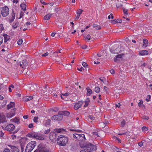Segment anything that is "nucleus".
I'll list each match as a JSON object with an SVG mask.
<instances>
[{
	"label": "nucleus",
	"instance_id": "obj_1",
	"mask_svg": "<svg viewBox=\"0 0 152 152\" xmlns=\"http://www.w3.org/2000/svg\"><path fill=\"white\" fill-rule=\"evenodd\" d=\"M68 141V138L66 137L59 136L57 139V142L58 144L61 146H65Z\"/></svg>",
	"mask_w": 152,
	"mask_h": 152
},
{
	"label": "nucleus",
	"instance_id": "obj_2",
	"mask_svg": "<svg viewBox=\"0 0 152 152\" xmlns=\"http://www.w3.org/2000/svg\"><path fill=\"white\" fill-rule=\"evenodd\" d=\"M34 152H50L49 148L44 145L40 144Z\"/></svg>",
	"mask_w": 152,
	"mask_h": 152
},
{
	"label": "nucleus",
	"instance_id": "obj_3",
	"mask_svg": "<svg viewBox=\"0 0 152 152\" xmlns=\"http://www.w3.org/2000/svg\"><path fill=\"white\" fill-rule=\"evenodd\" d=\"M36 146V142L35 141H31L27 145L25 152H31Z\"/></svg>",
	"mask_w": 152,
	"mask_h": 152
},
{
	"label": "nucleus",
	"instance_id": "obj_4",
	"mask_svg": "<svg viewBox=\"0 0 152 152\" xmlns=\"http://www.w3.org/2000/svg\"><path fill=\"white\" fill-rule=\"evenodd\" d=\"M121 48V46L118 44H115L110 48V51L113 54H118L121 51V50H120Z\"/></svg>",
	"mask_w": 152,
	"mask_h": 152
},
{
	"label": "nucleus",
	"instance_id": "obj_5",
	"mask_svg": "<svg viewBox=\"0 0 152 152\" xmlns=\"http://www.w3.org/2000/svg\"><path fill=\"white\" fill-rule=\"evenodd\" d=\"M96 149V148L95 145L89 143L87 144L85 150L87 151V152H91L92 151H95Z\"/></svg>",
	"mask_w": 152,
	"mask_h": 152
},
{
	"label": "nucleus",
	"instance_id": "obj_6",
	"mask_svg": "<svg viewBox=\"0 0 152 152\" xmlns=\"http://www.w3.org/2000/svg\"><path fill=\"white\" fill-rule=\"evenodd\" d=\"M1 13L3 17H6L9 14V9L7 6H4L1 8Z\"/></svg>",
	"mask_w": 152,
	"mask_h": 152
},
{
	"label": "nucleus",
	"instance_id": "obj_7",
	"mask_svg": "<svg viewBox=\"0 0 152 152\" xmlns=\"http://www.w3.org/2000/svg\"><path fill=\"white\" fill-rule=\"evenodd\" d=\"M2 128L4 130H7L8 131H12L15 128V126L12 124H9L6 127L2 126Z\"/></svg>",
	"mask_w": 152,
	"mask_h": 152
},
{
	"label": "nucleus",
	"instance_id": "obj_8",
	"mask_svg": "<svg viewBox=\"0 0 152 152\" xmlns=\"http://www.w3.org/2000/svg\"><path fill=\"white\" fill-rule=\"evenodd\" d=\"M56 134L55 132H52L50 134L49 138L53 142L56 141Z\"/></svg>",
	"mask_w": 152,
	"mask_h": 152
},
{
	"label": "nucleus",
	"instance_id": "obj_9",
	"mask_svg": "<svg viewBox=\"0 0 152 152\" xmlns=\"http://www.w3.org/2000/svg\"><path fill=\"white\" fill-rule=\"evenodd\" d=\"M15 110L16 109L14 108L13 110H11L10 113H7L6 115L7 117L8 118H11L13 116L15 115Z\"/></svg>",
	"mask_w": 152,
	"mask_h": 152
},
{
	"label": "nucleus",
	"instance_id": "obj_10",
	"mask_svg": "<svg viewBox=\"0 0 152 152\" xmlns=\"http://www.w3.org/2000/svg\"><path fill=\"white\" fill-rule=\"evenodd\" d=\"M62 118L63 117L61 116L58 115H53L51 117V119L53 120L60 121L62 119Z\"/></svg>",
	"mask_w": 152,
	"mask_h": 152
},
{
	"label": "nucleus",
	"instance_id": "obj_11",
	"mask_svg": "<svg viewBox=\"0 0 152 152\" xmlns=\"http://www.w3.org/2000/svg\"><path fill=\"white\" fill-rule=\"evenodd\" d=\"M28 65L27 62L25 61H23L20 62L19 64L20 66L22 67L23 68H26L28 66Z\"/></svg>",
	"mask_w": 152,
	"mask_h": 152
},
{
	"label": "nucleus",
	"instance_id": "obj_12",
	"mask_svg": "<svg viewBox=\"0 0 152 152\" xmlns=\"http://www.w3.org/2000/svg\"><path fill=\"white\" fill-rule=\"evenodd\" d=\"M34 138L40 140H43L44 139V137H43L39 135L38 133L35 132H34Z\"/></svg>",
	"mask_w": 152,
	"mask_h": 152
},
{
	"label": "nucleus",
	"instance_id": "obj_13",
	"mask_svg": "<svg viewBox=\"0 0 152 152\" xmlns=\"http://www.w3.org/2000/svg\"><path fill=\"white\" fill-rule=\"evenodd\" d=\"M8 146L11 149L12 152H19L18 149L15 146L11 145H9Z\"/></svg>",
	"mask_w": 152,
	"mask_h": 152
},
{
	"label": "nucleus",
	"instance_id": "obj_14",
	"mask_svg": "<svg viewBox=\"0 0 152 152\" xmlns=\"http://www.w3.org/2000/svg\"><path fill=\"white\" fill-rule=\"evenodd\" d=\"M83 103L82 101H79L77 103L74 105V108L75 110H77L80 107Z\"/></svg>",
	"mask_w": 152,
	"mask_h": 152
},
{
	"label": "nucleus",
	"instance_id": "obj_15",
	"mask_svg": "<svg viewBox=\"0 0 152 152\" xmlns=\"http://www.w3.org/2000/svg\"><path fill=\"white\" fill-rule=\"evenodd\" d=\"M78 140L80 141H85L86 140L84 134H80Z\"/></svg>",
	"mask_w": 152,
	"mask_h": 152
},
{
	"label": "nucleus",
	"instance_id": "obj_16",
	"mask_svg": "<svg viewBox=\"0 0 152 152\" xmlns=\"http://www.w3.org/2000/svg\"><path fill=\"white\" fill-rule=\"evenodd\" d=\"M6 122L5 116L0 114V123H4Z\"/></svg>",
	"mask_w": 152,
	"mask_h": 152
},
{
	"label": "nucleus",
	"instance_id": "obj_17",
	"mask_svg": "<svg viewBox=\"0 0 152 152\" xmlns=\"http://www.w3.org/2000/svg\"><path fill=\"white\" fill-rule=\"evenodd\" d=\"M148 52L146 50H142L139 51V53L141 56L146 55L148 54Z\"/></svg>",
	"mask_w": 152,
	"mask_h": 152
},
{
	"label": "nucleus",
	"instance_id": "obj_18",
	"mask_svg": "<svg viewBox=\"0 0 152 152\" xmlns=\"http://www.w3.org/2000/svg\"><path fill=\"white\" fill-rule=\"evenodd\" d=\"M15 103L12 102H11L9 104L7 105V109L9 110L15 106Z\"/></svg>",
	"mask_w": 152,
	"mask_h": 152
},
{
	"label": "nucleus",
	"instance_id": "obj_19",
	"mask_svg": "<svg viewBox=\"0 0 152 152\" xmlns=\"http://www.w3.org/2000/svg\"><path fill=\"white\" fill-rule=\"evenodd\" d=\"M143 47L144 48L146 47L148 45V41L146 39H143Z\"/></svg>",
	"mask_w": 152,
	"mask_h": 152
},
{
	"label": "nucleus",
	"instance_id": "obj_20",
	"mask_svg": "<svg viewBox=\"0 0 152 152\" xmlns=\"http://www.w3.org/2000/svg\"><path fill=\"white\" fill-rule=\"evenodd\" d=\"M69 94H70L69 92H67L64 94H61H61H60V95L62 99H63L66 100V98L65 97L69 96Z\"/></svg>",
	"mask_w": 152,
	"mask_h": 152
},
{
	"label": "nucleus",
	"instance_id": "obj_21",
	"mask_svg": "<svg viewBox=\"0 0 152 152\" xmlns=\"http://www.w3.org/2000/svg\"><path fill=\"white\" fill-rule=\"evenodd\" d=\"M124 55V54H120L119 55H117L116 56V58L114 59V61L115 62H117L118 61V58H122L123 56Z\"/></svg>",
	"mask_w": 152,
	"mask_h": 152
},
{
	"label": "nucleus",
	"instance_id": "obj_22",
	"mask_svg": "<svg viewBox=\"0 0 152 152\" xmlns=\"http://www.w3.org/2000/svg\"><path fill=\"white\" fill-rule=\"evenodd\" d=\"M15 14L14 12H12L11 13V17L10 19V22H12L15 19Z\"/></svg>",
	"mask_w": 152,
	"mask_h": 152
},
{
	"label": "nucleus",
	"instance_id": "obj_23",
	"mask_svg": "<svg viewBox=\"0 0 152 152\" xmlns=\"http://www.w3.org/2000/svg\"><path fill=\"white\" fill-rule=\"evenodd\" d=\"M10 121L12 122L18 124L19 122V119L17 117H15L14 118L11 119L10 120Z\"/></svg>",
	"mask_w": 152,
	"mask_h": 152
},
{
	"label": "nucleus",
	"instance_id": "obj_24",
	"mask_svg": "<svg viewBox=\"0 0 152 152\" xmlns=\"http://www.w3.org/2000/svg\"><path fill=\"white\" fill-rule=\"evenodd\" d=\"M86 90L87 91V96H89L92 94V91L91 89L89 88L88 87H87Z\"/></svg>",
	"mask_w": 152,
	"mask_h": 152
},
{
	"label": "nucleus",
	"instance_id": "obj_25",
	"mask_svg": "<svg viewBox=\"0 0 152 152\" xmlns=\"http://www.w3.org/2000/svg\"><path fill=\"white\" fill-rule=\"evenodd\" d=\"M110 22L111 23L113 24H115L117 23H121V20L119 19H115L113 20H111Z\"/></svg>",
	"mask_w": 152,
	"mask_h": 152
},
{
	"label": "nucleus",
	"instance_id": "obj_26",
	"mask_svg": "<svg viewBox=\"0 0 152 152\" xmlns=\"http://www.w3.org/2000/svg\"><path fill=\"white\" fill-rule=\"evenodd\" d=\"M79 133V132H77V133H75L73 134V138L78 140L79 137V136H80V134Z\"/></svg>",
	"mask_w": 152,
	"mask_h": 152
},
{
	"label": "nucleus",
	"instance_id": "obj_27",
	"mask_svg": "<svg viewBox=\"0 0 152 152\" xmlns=\"http://www.w3.org/2000/svg\"><path fill=\"white\" fill-rule=\"evenodd\" d=\"M51 16L52 14H50L46 15L44 16V20H48L50 19Z\"/></svg>",
	"mask_w": 152,
	"mask_h": 152
},
{
	"label": "nucleus",
	"instance_id": "obj_28",
	"mask_svg": "<svg viewBox=\"0 0 152 152\" xmlns=\"http://www.w3.org/2000/svg\"><path fill=\"white\" fill-rule=\"evenodd\" d=\"M84 37L86 40L89 41L91 39V36L90 34H88L87 36H84Z\"/></svg>",
	"mask_w": 152,
	"mask_h": 152
},
{
	"label": "nucleus",
	"instance_id": "obj_29",
	"mask_svg": "<svg viewBox=\"0 0 152 152\" xmlns=\"http://www.w3.org/2000/svg\"><path fill=\"white\" fill-rule=\"evenodd\" d=\"M64 131V129H56L54 130L55 132L58 133H60Z\"/></svg>",
	"mask_w": 152,
	"mask_h": 152
},
{
	"label": "nucleus",
	"instance_id": "obj_30",
	"mask_svg": "<svg viewBox=\"0 0 152 152\" xmlns=\"http://www.w3.org/2000/svg\"><path fill=\"white\" fill-rule=\"evenodd\" d=\"M37 85H29L28 87L30 88V89L31 90L33 91L34 89H35V88L37 87Z\"/></svg>",
	"mask_w": 152,
	"mask_h": 152
},
{
	"label": "nucleus",
	"instance_id": "obj_31",
	"mask_svg": "<svg viewBox=\"0 0 152 152\" xmlns=\"http://www.w3.org/2000/svg\"><path fill=\"white\" fill-rule=\"evenodd\" d=\"M34 132H30L27 134V136H28L30 137L34 138Z\"/></svg>",
	"mask_w": 152,
	"mask_h": 152
},
{
	"label": "nucleus",
	"instance_id": "obj_32",
	"mask_svg": "<svg viewBox=\"0 0 152 152\" xmlns=\"http://www.w3.org/2000/svg\"><path fill=\"white\" fill-rule=\"evenodd\" d=\"M94 28H96V30H98L101 28V27L100 26H98L96 24H94L93 25Z\"/></svg>",
	"mask_w": 152,
	"mask_h": 152
},
{
	"label": "nucleus",
	"instance_id": "obj_33",
	"mask_svg": "<svg viewBox=\"0 0 152 152\" xmlns=\"http://www.w3.org/2000/svg\"><path fill=\"white\" fill-rule=\"evenodd\" d=\"M19 23L18 22H15L13 24V27L14 29L16 28L18 26Z\"/></svg>",
	"mask_w": 152,
	"mask_h": 152
},
{
	"label": "nucleus",
	"instance_id": "obj_34",
	"mask_svg": "<svg viewBox=\"0 0 152 152\" xmlns=\"http://www.w3.org/2000/svg\"><path fill=\"white\" fill-rule=\"evenodd\" d=\"M51 120L50 119H48L45 121V124L46 126L49 125L50 124Z\"/></svg>",
	"mask_w": 152,
	"mask_h": 152
},
{
	"label": "nucleus",
	"instance_id": "obj_35",
	"mask_svg": "<svg viewBox=\"0 0 152 152\" xmlns=\"http://www.w3.org/2000/svg\"><path fill=\"white\" fill-rule=\"evenodd\" d=\"M33 98V97L32 96H27L25 98V100L26 101H28L31 100Z\"/></svg>",
	"mask_w": 152,
	"mask_h": 152
},
{
	"label": "nucleus",
	"instance_id": "obj_36",
	"mask_svg": "<svg viewBox=\"0 0 152 152\" xmlns=\"http://www.w3.org/2000/svg\"><path fill=\"white\" fill-rule=\"evenodd\" d=\"M20 7L24 11H25L26 10V6L24 4H22L20 5Z\"/></svg>",
	"mask_w": 152,
	"mask_h": 152
},
{
	"label": "nucleus",
	"instance_id": "obj_37",
	"mask_svg": "<svg viewBox=\"0 0 152 152\" xmlns=\"http://www.w3.org/2000/svg\"><path fill=\"white\" fill-rule=\"evenodd\" d=\"M83 11L81 9H79L76 12V13L77 15L79 16H80V15L81 14Z\"/></svg>",
	"mask_w": 152,
	"mask_h": 152
},
{
	"label": "nucleus",
	"instance_id": "obj_38",
	"mask_svg": "<svg viewBox=\"0 0 152 152\" xmlns=\"http://www.w3.org/2000/svg\"><path fill=\"white\" fill-rule=\"evenodd\" d=\"M100 91V88L99 87H96L94 89V91L96 93L99 92Z\"/></svg>",
	"mask_w": 152,
	"mask_h": 152
},
{
	"label": "nucleus",
	"instance_id": "obj_39",
	"mask_svg": "<svg viewBox=\"0 0 152 152\" xmlns=\"http://www.w3.org/2000/svg\"><path fill=\"white\" fill-rule=\"evenodd\" d=\"M69 130L75 132H81V130L79 129H70Z\"/></svg>",
	"mask_w": 152,
	"mask_h": 152
},
{
	"label": "nucleus",
	"instance_id": "obj_40",
	"mask_svg": "<svg viewBox=\"0 0 152 152\" xmlns=\"http://www.w3.org/2000/svg\"><path fill=\"white\" fill-rule=\"evenodd\" d=\"M4 30L3 25L2 24H0V33L2 32V31Z\"/></svg>",
	"mask_w": 152,
	"mask_h": 152
},
{
	"label": "nucleus",
	"instance_id": "obj_41",
	"mask_svg": "<svg viewBox=\"0 0 152 152\" xmlns=\"http://www.w3.org/2000/svg\"><path fill=\"white\" fill-rule=\"evenodd\" d=\"M89 100L88 99H86L85 101V104L84 106V107H86L88 106L89 103Z\"/></svg>",
	"mask_w": 152,
	"mask_h": 152
},
{
	"label": "nucleus",
	"instance_id": "obj_42",
	"mask_svg": "<svg viewBox=\"0 0 152 152\" xmlns=\"http://www.w3.org/2000/svg\"><path fill=\"white\" fill-rule=\"evenodd\" d=\"M69 114V113L67 111H64L63 115L68 116Z\"/></svg>",
	"mask_w": 152,
	"mask_h": 152
},
{
	"label": "nucleus",
	"instance_id": "obj_43",
	"mask_svg": "<svg viewBox=\"0 0 152 152\" xmlns=\"http://www.w3.org/2000/svg\"><path fill=\"white\" fill-rule=\"evenodd\" d=\"M125 121L124 120H123L121 122V127H123L125 125Z\"/></svg>",
	"mask_w": 152,
	"mask_h": 152
},
{
	"label": "nucleus",
	"instance_id": "obj_44",
	"mask_svg": "<svg viewBox=\"0 0 152 152\" xmlns=\"http://www.w3.org/2000/svg\"><path fill=\"white\" fill-rule=\"evenodd\" d=\"M50 129H48L44 131V133L45 134H48L50 132Z\"/></svg>",
	"mask_w": 152,
	"mask_h": 152
},
{
	"label": "nucleus",
	"instance_id": "obj_45",
	"mask_svg": "<svg viewBox=\"0 0 152 152\" xmlns=\"http://www.w3.org/2000/svg\"><path fill=\"white\" fill-rule=\"evenodd\" d=\"M123 12L125 14L127 15L128 14V11L127 9L124 8H123Z\"/></svg>",
	"mask_w": 152,
	"mask_h": 152
},
{
	"label": "nucleus",
	"instance_id": "obj_46",
	"mask_svg": "<svg viewBox=\"0 0 152 152\" xmlns=\"http://www.w3.org/2000/svg\"><path fill=\"white\" fill-rule=\"evenodd\" d=\"M151 98V95H148L147 96V98L146 99V100L147 102L149 101L150 100Z\"/></svg>",
	"mask_w": 152,
	"mask_h": 152
},
{
	"label": "nucleus",
	"instance_id": "obj_47",
	"mask_svg": "<svg viewBox=\"0 0 152 152\" xmlns=\"http://www.w3.org/2000/svg\"><path fill=\"white\" fill-rule=\"evenodd\" d=\"M143 102L142 101H140V102L138 103V105L139 107H142V106H143L142 104Z\"/></svg>",
	"mask_w": 152,
	"mask_h": 152
},
{
	"label": "nucleus",
	"instance_id": "obj_48",
	"mask_svg": "<svg viewBox=\"0 0 152 152\" xmlns=\"http://www.w3.org/2000/svg\"><path fill=\"white\" fill-rule=\"evenodd\" d=\"M142 129L143 131H148V129L145 126H143L142 128Z\"/></svg>",
	"mask_w": 152,
	"mask_h": 152
},
{
	"label": "nucleus",
	"instance_id": "obj_49",
	"mask_svg": "<svg viewBox=\"0 0 152 152\" xmlns=\"http://www.w3.org/2000/svg\"><path fill=\"white\" fill-rule=\"evenodd\" d=\"M22 42H23V40L22 39H20L18 41L17 44L18 45H20L22 44Z\"/></svg>",
	"mask_w": 152,
	"mask_h": 152
},
{
	"label": "nucleus",
	"instance_id": "obj_50",
	"mask_svg": "<svg viewBox=\"0 0 152 152\" xmlns=\"http://www.w3.org/2000/svg\"><path fill=\"white\" fill-rule=\"evenodd\" d=\"M27 138L26 137H24V138H23L22 139H21V141H23L25 143L27 141Z\"/></svg>",
	"mask_w": 152,
	"mask_h": 152
},
{
	"label": "nucleus",
	"instance_id": "obj_51",
	"mask_svg": "<svg viewBox=\"0 0 152 152\" xmlns=\"http://www.w3.org/2000/svg\"><path fill=\"white\" fill-rule=\"evenodd\" d=\"M38 119V117H35L34 118V121L35 123L37 122V120Z\"/></svg>",
	"mask_w": 152,
	"mask_h": 152
},
{
	"label": "nucleus",
	"instance_id": "obj_52",
	"mask_svg": "<svg viewBox=\"0 0 152 152\" xmlns=\"http://www.w3.org/2000/svg\"><path fill=\"white\" fill-rule=\"evenodd\" d=\"M113 16L112 13L110 14V15L108 16V18L109 19H110V18L113 19Z\"/></svg>",
	"mask_w": 152,
	"mask_h": 152
},
{
	"label": "nucleus",
	"instance_id": "obj_53",
	"mask_svg": "<svg viewBox=\"0 0 152 152\" xmlns=\"http://www.w3.org/2000/svg\"><path fill=\"white\" fill-rule=\"evenodd\" d=\"M4 133L3 132L0 130V137H3L4 136Z\"/></svg>",
	"mask_w": 152,
	"mask_h": 152
},
{
	"label": "nucleus",
	"instance_id": "obj_54",
	"mask_svg": "<svg viewBox=\"0 0 152 152\" xmlns=\"http://www.w3.org/2000/svg\"><path fill=\"white\" fill-rule=\"evenodd\" d=\"M88 118L90 119L91 120H93L95 118L92 115H89L88 116Z\"/></svg>",
	"mask_w": 152,
	"mask_h": 152
},
{
	"label": "nucleus",
	"instance_id": "obj_55",
	"mask_svg": "<svg viewBox=\"0 0 152 152\" xmlns=\"http://www.w3.org/2000/svg\"><path fill=\"white\" fill-rule=\"evenodd\" d=\"M92 134L94 135H96L97 137H99L98 134V133L96 132H93Z\"/></svg>",
	"mask_w": 152,
	"mask_h": 152
},
{
	"label": "nucleus",
	"instance_id": "obj_56",
	"mask_svg": "<svg viewBox=\"0 0 152 152\" xmlns=\"http://www.w3.org/2000/svg\"><path fill=\"white\" fill-rule=\"evenodd\" d=\"M82 65L84 67H86L88 66L87 64L85 62H83L82 64Z\"/></svg>",
	"mask_w": 152,
	"mask_h": 152
},
{
	"label": "nucleus",
	"instance_id": "obj_57",
	"mask_svg": "<svg viewBox=\"0 0 152 152\" xmlns=\"http://www.w3.org/2000/svg\"><path fill=\"white\" fill-rule=\"evenodd\" d=\"M64 111H59L58 112V114L59 115H63Z\"/></svg>",
	"mask_w": 152,
	"mask_h": 152
},
{
	"label": "nucleus",
	"instance_id": "obj_58",
	"mask_svg": "<svg viewBox=\"0 0 152 152\" xmlns=\"http://www.w3.org/2000/svg\"><path fill=\"white\" fill-rule=\"evenodd\" d=\"M3 39V37L0 36V45L2 43Z\"/></svg>",
	"mask_w": 152,
	"mask_h": 152
},
{
	"label": "nucleus",
	"instance_id": "obj_59",
	"mask_svg": "<svg viewBox=\"0 0 152 152\" xmlns=\"http://www.w3.org/2000/svg\"><path fill=\"white\" fill-rule=\"evenodd\" d=\"M143 142L141 141L138 143L139 146L140 147L142 146L143 145Z\"/></svg>",
	"mask_w": 152,
	"mask_h": 152
},
{
	"label": "nucleus",
	"instance_id": "obj_60",
	"mask_svg": "<svg viewBox=\"0 0 152 152\" xmlns=\"http://www.w3.org/2000/svg\"><path fill=\"white\" fill-rule=\"evenodd\" d=\"M143 118L145 120H148L149 119V117L147 116H144L143 117Z\"/></svg>",
	"mask_w": 152,
	"mask_h": 152
},
{
	"label": "nucleus",
	"instance_id": "obj_61",
	"mask_svg": "<svg viewBox=\"0 0 152 152\" xmlns=\"http://www.w3.org/2000/svg\"><path fill=\"white\" fill-rule=\"evenodd\" d=\"M48 54L49 53L48 52H46L45 53L42 54V56L43 57H45L47 56Z\"/></svg>",
	"mask_w": 152,
	"mask_h": 152
},
{
	"label": "nucleus",
	"instance_id": "obj_62",
	"mask_svg": "<svg viewBox=\"0 0 152 152\" xmlns=\"http://www.w3.org/2000/svg\"><path fill=\"white\" fill-rule=\"evenodd\" d=\"M4 38L5 39H7L8 38V39H9V37L7 34H4Z\"/></svg>",
	"mask_w": 152,
	"mask_h": 152
},
{
	"label": "nucleus",
	"instance_id": "obj_63",
	"mask_svg": "<svg viewBox=\"0 0 152 152\" xmlns=\"http://www.w3.org/2000/svg\"><path fill=\"white\" fill-rule=\"evenodd\" d=\"M3 152H10V150L8 149H5Z\"/></svg>",
	"mask_w": 152,
	"mask_h": 152
},
{
	"label": "nucleus",
	"instance_id": "obj_64",
	"mask_svg": "<svg viewBox=\"0 0 152 152\" xmlns=\"http://www.w3.org/2000/svg\"><path fill=\"white\" fill-rule=\"evenodd\" d=\"M87 47V46L86 45H83L82 47V48L83 49H85Z\"/></svg>",
	"mask_w": 152,
	"mask_h": 152
}]
</instances>
